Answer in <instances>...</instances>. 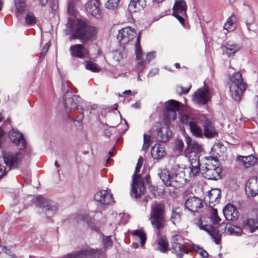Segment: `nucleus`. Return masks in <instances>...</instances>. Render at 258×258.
<instances>
[{
    "instance_id": "nucleus-1",
    "label": "nucleus",
    "mask_w": 258,
    "mask_h": 258,
    "mask_svg": "<svg viewBox=\"0 0 258 258\" xmlns=\"http://www.w3.org/2000/svg\"><path fill=\"white\" fill-rule=\"evenodd\" d=\"M98 29L89 25L84 20H77L68 18L64 32L66 35H71L70 40L79 39L84 44L91 43L97 37Z\"/></svg>"
},
{
    "instance_id": "nucleus-2",
    "label": "nucleus",
    "mask_w": 258,
    "mask_h": 258,
    "mask_svg": "<svg viewBox=\"0 0 258 258\" xmlns=\"http://www.w3.org/2000/svg\"><path fill=\"white\" fill-rule=\"evenodd\" d=\"M228 85L232 98L235 101H239L247 87L240 72L229 75Z\"/></svg>"
},
{
    "instance_id": "nucleus-3",
    "label": "nucleus",
    "mask_w": 258,
    "mask_h": 258,
    "mask_svg": "<svg viewBox=\"0 0 258 258\" xmlns=\"http://www.w3.org/2000/svg\"><path fill=\"white\" fill-rule=\"evenodd\" d=\"M159 176L166 186L175 189L180 187L185 182L184 173L182 171L173 173L165 169L161 172Z\"/></svg>"
},
{
    "instance_id": "nucleus-4",
    "label": "nucleus",
    "mask_w": 258,
    "mask_h": 258,
    "mask_svg": "<svg viewBox=\"0 0 258 258\" xmlns=\"http://www.w3.org/2000/svg\"><path fill=\"white\" fill-rule=\"evenodd\" d=\"M165 216L164 204L155 202L152 205L150 220L154 228L160 230L164 227L166 223Z\"/></svg>"
},
{
    "instance_id": "nucleus-5",
    "label": "nucleus",
    "mask_w": 258,
    "mask_h": 258,
    "mask_svg": "<svg viewBox=\"0 0 258 258\" xmlns=\"http://www.w3.org/2000/svg\"><path fill=\"white\" fill-rule=\"evenodd\" d=\"M143 163V159L140 157L136 167L135 173L132 176L133 181L131 184L132 191L131 195L135 198L140 197L144 192L145 187L144 182L140 175H137L141 168Z\"/></svg>"
},
{
    "instance_id": "nucleus-6",
    "label": "nucleus",
    "mask_w": 258,
    "mask_h": 258,
    "mask_svg": "<svg viewBox=\"0 0 258 258\" xmlns=\"http://www.w3.org/2000/svg\"><path fill=\"white\" fill-rule=\"evenodd\" d=\"M222 170L219 167L218 161L213 157H209L203 167L202 174L203 176L209 180H218L220 178Z\"/></svg>"
},
{
    "instance_id": "nucleus-7",
    "label": "nucleus",
    "mask_w": 258,
    "mask_h": 258,
    "mask_svg": "<svg viewBox=\"0 0 258 258\" xmlns=\"http://www.w3.org/2000/svg\"><path fill=\"white\" fill-rule=\"evenodd\" d=\"M186 148L184 151L185 156L188 158L190 162L192 161H199V153L202 151L201 145L196 141H193L187 135L184 136Z\"/></svg>"
},
{
    "instance_id": "nucleus-8",
    "label": "nucleus",
    "mask_w": 258,
    "mask_h": 258,
    "mask_svg": "<svg viewBox=\"0 0 258 258\" xmlns=\"http://www.w3.org/2000/svg\"><path fill=\"white\" fill-rule=\"evenodd\" d=\"M3 157L6 165L9 169H16L21 164L23 155L20 152H5Z\"/></svg>"
},
{
    "instance_id": "nucleus-9",
    "label": "nucleus",
    "mask_w": 258,
    "mask_h": 258,
    "mask_svg": "<svg viewBox=\"0 0 258 258\" xmlns=\"http://www.w3.org/2000/svg\"><path fill=\"white\" fill-rule=\"evenodd\" d=\"M172 249L179 258H182L184 253H187L185 248L183 237L179 234L173 235L171 240Z\"/></svg>"
},
{
    "instance_id": "nucleus-10",
    "label": "nucleus",
    "mask_w": 258,
    "mask_h": 258,
    "mask_svg": "<svg viewBox=\"0 0 258 258\" xmlns=\"http://www.w3.org/2000/svg\"><path fill=\"white\" fill-rule=\"evenodd\" d=\"M187 7L184 0H177L175 2L173 7V16L179 22L184 25V18L186 17Z\"/></svg>"
},
{
    "instance_id": "nucleus-11",
    "label": "nucleus",
    "mask_w": 258,
    "mask_h": 258,
    "mask_svg": "<svg viewBox=\"0 0 258 258\" xmlns=\"http://www.w3.org/2000/svg\"><path fill=\"white\" fill-rule=\"evenodd\" d=\"M211 97V94L209 91V87L204 83V86L203 88L198 89L195 92L192 99L195 102L204 105L210 101Z\"/></svg>"
},
{
    "instance_id": "nucleus-12",
    "label": "nucleus",
    "mask_w": 258,
    "mask_h": 258,
    "mask_svg": "<svg viewBox=\"0 0 258 258\" xmlns=\"http://www.w3.org/2000/svg\"><path fill=\"white\" fill-rule=\"evenodd\" d=\"M180 103L174 100H169L165 102V107L166 109L164 116L167 121L174 120L176 118V112L179 110Z\"/></svg>"
},
{
    "instance_id": "nucleus-13",
    "label": "nucleus",
    "mask_w": 258,
    "mask_h": 258,
    "mask_svg": "<svg viewBox=\"0 0 258 258\" xmlns=\"http://www.w3.org/2000/svg\"><path fill=\"white\" fill-rule=\"evenodd\" d=\"M137 36L135 30L131 27L123 28L120 30L117 39L121 44H126Z\"/></svg>"
},
{
    "instance_id": "nucleus-14",
    "label": "nucleus",
    "mask_w": 258,
    "mask_h": 258,
    "mask_svg": "<svg viewBox=\"0 0 258 258\" xmlns=\"http://www.w3.org/2000/svg\"><path fill=\"white\" fill-rule=\"evenodd\" d=\"M81 99L78 96L73 95L71 92L67 91L64 95L63 104L67 112L72 109L79 110L78 104Z\"/></svg>"
},
{
    "instance_id": "nucleus-15",
    "label": "nucleus",
    "mask_w": 258,
    "mask_h": 258,
    "mask_svg": "<svg viewBox=\"0 0 258 258\" xmlns=\"http://www.w3.org/2000/svg\"><path fill=\"white\" fill-rule=\"evenodd\" d=\"M38 199L40 201V207L47 217L51 216L54 214L57 210V206L54 202L41 196L39 197Z\"/></svg>"
},
{
    "instance_id": "nucleus-16",
    "label": "nucleus",
    "mask_w": 258,
    "mask_h": 258,
    "mask_svg": "<svg viewBox=\"0 0 258 258\" xmlns=\"http://www.w3.org/2000/svg\"><path fill=\"white\" fill-rule=\"evenodd\" d=\"M95 200L101 205L107 206L114 202L112 194L109 190H101L94 195Z\"/></svg>"
},
{
    "instance_id": "nucleus-17",
    "label": "nucleus",
    "mask_w": 258,
    "mask_h": 258,
    "mask_svg": "<svg viewBox=\"0 0 258 258\" xmlns=\"http://www.w3.org/2000/svg\"><path fill=\"white\" fill-rule=\"evenodd\" d=\"M101 4L98 0H91L85 5V9L87 12L96 19H100L102 16L100 9Z\"/></svg>"
},
{
    "instance_id": "nucleus-18",
    "label": "nucleus",
    "mask_w": 258,
    "mask_h": 258,
    "mask_svg": "<svg viewBox=\"0 0 258 258\" xmlns=\"http://www.w3.org/2000/svg\"><path fill=\"white\" fill-rule=\"evenodd\" d=\"M184 204L186 208L192 212H199L203 207L202 200L197 197L188 198Z\"/></svg>"
},
{
    "instance_id": "nucleus-19",
    "label": "nucleus",
    "mask_w": 258,
    "mask_h": 258,
    "mask_svg": "<svg viewBox=\"0 0 258 258\" xmlns=\"http://www.w3.org/2000/svg\"><path fill=\"white\" fill-rule=\"evenodd\" d=\"M246 192L248 197H254L258 194V176L251 177L246 183Z\"/></svg>"
},
{
    "instance_id": "nucleus-20",
    "label": "nucleus",
    "mask_w": 258,
    "mask_h": 258,
    "mask_svg": "<svg viewBox=\"0 0 258 258\" xmlns=\"http://www.w3.org/2000/svg\"><path fill=\"white\" fill-rule=\"evenodd\" d=\"M156 127L157 140L159 142H167L171 136V132L167 127H160V124L158 122L156 123Z\"/></svg>"
},
{
    "instance_id": "nucleus-21",
    "label": "nucleus",
    "mask_w": 258,
    "mask_h": 258,
    "mask_svg": "<svg viewBox=\"0 0 258 258\" xmlns=\"http://www.w3.org/2000/svg\"><path fill=\"white\" fill-rule=\"evenodd\" d=\"M70 51L73 56L83 58L88 56L89 52L83 44H75L72 45Z\"/></svg>"
},
{
    "instance_id": "nucleus-22",
    "label": "nucleus",
    "mask_w": 258,
    "mask_h": 258,
    "mask_svg": "<svg viewBox=\"0 0 258 258\" xmlns=\"http://www.w3.org/2000/svg\"><path fill=\"white\" fill-rule=\"evenodd\" d=\"M10 137L11 140L16 145L19 149L22 150L25 148V140L21 133L13 130L10 133Z\"/></svg>"
},
{
    "instance_id": "nucleus-23",
    "label": "nucleus",
    "mask_w": 258,
    "mask_h": 258,
    "mask_svg": "<svg viewBox=\"0 0 258 258\" xmlns=\"http://www.w3.org/2000/svg\"><path fill=\"white\" fill-rule=\"evenodd\" d=\"M201 220L202 221V218L201 219ZM200 228V229L207 232V233H209V234L214 239V241L217 244H218L220 243L221 234H220L219 231L218 230L211 225L203 224V222H201Z\"/></svg>"
},
{
    "instance_id": "nucleus-24",
    "label": "nucleus",
    "mask_w": 258,
    "mask_h": 258,
    "mask_svg": "<svg viewBox=\"0 0 258 258\" xmlns=\"http://www.w3.org/2000/svg\"><path fill=\"white\" fill-rule=\"evenodd\" d=\"M223 214L227 220H236L239 217L238 212L235 207L228 204L225 207L223 210Z\"/></svg>"
},
{
    "instance_id": "nucleus-25",
    "label": "nucleus",
    "mask_w": 258,
    "mask_h": 258,
    "mask_svg": "<svg viewBox=\"0 0 258 258\" xmlns=\"http://www.w3.org/2000/svg\"><path fill=\"white\" fill-rule=\"evenodd\" d=\"M206 200L208 201L210 206H213L218 204L221 198V191L219 189H212L208 192L206 196Z\"/></svg>"
},
{
    "instance_id": "nucleus-26",
    "label": "nucleus",
    "mask_w": 258,
    "mask_h": 258,
    "mask_svg": "<svg viewBox=\"0 0 258 258\" xmlns=\"http://www.w3.org/2000/svg\"><path fill=\"white\" fill-rule=\"evenodd\" d=\"M205 119L204 122V135L207 138H213L217 136L218 133L209 119L203 116Z\"/></svg>"
},
{
    "instance_id": "nucleus-27",
    "label": "nucleus",
    "mask_w": 258,
    "mask_h": 258,
    "mask_svg": "<svg viewBox=\"0 0 258 258\" xmlns=\"http://www.w3.org/2000/svg\"><path fill=\"white\" fill-rule=\"evenodd\" d=\"M223 54H226L228 56L234 55L235 52L240 49L239 45L232 41H229L225 43L222 47Z\"/></svg>"
},
{
    "instance_id": "nucleus-28",
    "label": "nucleus",
    "mask_w": 258,
    "mask_h": 258,
    "mask_svg": "<svg viewBox=\"0 0 258 258\" xmlns=\"http://www.w3.org/2000/svg\"><path fill=\"white\" fill-rule=\"evenodd\" d=\"M220 227H223L225 229L224 233L226 234L239 236L242 233V229L240 227L231 224H225L222 223L220 225Z\"/></svg>"
},
{
    "instance_id": "nucleus-29",
    "label": "nucleus",
    "mask_w": 258,
    "mask_h": 258,
    "mask_svg": "<svg viewBox=\"0 0 258 258\" xmlns=\"http://www.w3.org/2000/svg\"><path fill=\"white\" fill-rule=\"evenodd\" d=\"M166 154L164 146L161 144H155L151 149V156L154 159H161Z\"/></svg>"
},
{
    "instance_id": "nucleus-30",
    "label": "nucleus",
    "mask_w": 258,
    "mask_h": 258,
    "mask_svg": "<svg viewBox=\"0 0 258 258\" xmlns=\"http://www.w3.org/2000/svg\"><path fill=\"white\" fill-rule=\"evenodd\" d=\"M146 6V0H131L128 10L131 13H136L144 9Z\"/></svg>"
},
{
    "instance_id": "nucleus-31",
    "label": "nucleus",
    "mask_w": 258,
    "mask_h": 258,
    "mask_svg": "<svg viewBox=\"0 0 258 258\" xmlns=\"http://www.w3.org/2000/svg\"><path fill=\"white\" fill-rule=\"evenodd\" d=\"M243 228L245 230L252 233L255 229L258 228V217L256 218H249L243 222Z\"/></svg>"
},
{
    "instance_id": "nucleus-32",
    "label": "nucleus",
    "mask_w": 258,
    "mask_h": 258,
    "mask_svg": "<svg viewBox=\"0 0 258 258\" xmlns=\"http://www.w3.org/2000/svg\"><path fill=\"white\" fill-rule=\"evenodd\" d=\"M26 0H14V5L16 10L15 15L17 17L21 16L26 9Z\"/></svg>"
},
{
    "instance_id": "nucleus-33",
    "label": "nucleus",
    "mask_w": 258,
    "mask_h": 258,
    "mask_svg": "<svg viewBox=\"0 0 258 258\" xmlns=\"http://www.w3.org/2000/svg\"><path fill=\"white\" fill-rule=\"evenodd\" d=\"M241 158L244 167L246 168L253 166L257 163V158L252 155L247 156H239L238 159Z\"/></svg>"
},
{
    "instance_id": "nucleus-34",
    "label": "nucleus",
    "mask_w": 258,
    "mask_h": 258,
    "mask_svg": "<svg viewBox=\"0 0 258 258\" xmlns=\"http://www.w3.org/2000/svg\"><path fill=\"white\" fill-rule=\"evenodd\" d=\"M133 234L135 236L136 240L140 241L141 246L143 247L147 239L145 232L141 229L136 230L133 232Z\"/></svg>"
},
{
    "instance_id": "nucleus-35",
    "label": "nucleus",
    "mask_w": 258,
    "mask_h": 258,
    "mask_svg": "<svg viewBox=\"0 0 258 258\" xmlns=\"http://www.w3.org/2000/svg\"><path fill=\"white\" fill-rule=\"evenodd\" d=\"M168 248V242L165 236H162L158 240L157 249L161 252L165 253Z\"/></svg>"
},
{
    "instance_id": "nucleus-36",
    "label": "nucleus",
    "mask_w": 258,
    "mask_h": 258,
    "mask_svg": "<svg viewBox=\"0 0 258 258\" xmlns=\"http://www.w3.org/2000/svg\"><path fill=\"white\" fill-rule=\"evenodd\" d=\"M189 128L191 133L195 136L201 137L203 136V131L202 128L198 125L196 121H195L189 126Z\"/></svg>"
},
{
    "instance_id": "nucleus-37",
    "label": "nucleus",
    "mask_w": 258,
    "mask_h": 258,
    "mask_svg": "<svg viewBox=\"0 0 258 258\" xmlns=\"http://www.w3.org/2000/svg\"><path fill=\"white\" fill-rule=\"evenodd\" d=\"M190 174L191 176H196L200 171V163L199 161H192L190 162Z\"/></svg>"
},
{
    "instance_id": "nucleus-38",
    "label": "nucleus",
    "mask_w": 258,
    "mask_h": 258,
    "mask_svg": "<svg viewBox=\"0 0 258 258\" xmlns=\"http://www.w3.org/2000/svg\"><path fill=\"white\" fill-rule=\"evenodd\" d=\"M37 22V19L34 14L29 12L27 14L25 18V25L27 26H33Z\"/></svg>"
},
{
    "instance_id": "nucleus-39",
    "label": "nucleus",
    "mask_w": 258,
    "mask_h": 258,
    "mask_svg": "<svg viewBox=\"0 0 258 258\" xmlns=\"http://www.w3.org/2000/svg\"><path fill=\"white\" fill-rule=\"evenodd\" d=\"M87 258H98L101 254V249H94L90 247L87 248Z\"/></svg>"
},
{
    "instance_id": "nucleus-40",
    "label": "nucleus",
    "mask_w": 258,
    "mask_h": 258,
    "mask_svg": "<svg viewBox=\"0 0 258 258\" xmlns=\"http://www.w3.org/2000/svg\"><path fill=\"white\" fill-rule=\"evenodd\" d=\"M210 219L214 224H217L221 221L216 209L212 208L210 209Z\"/></svg>"
},
{
    "instance_id": "nucleus-41",
    "label": "nucleus",
    "mask_w": 258,
    "mask_h": 258,
    "mask_svg": "<svg viewBox=\"0 0 258 258\" xmlns=\"http://www.w3.org/2000/svg\"><path fill=\"white\" fill-rule=\"evenodd\" d=\"M180 120L182 123L188 125L189 126L195 121V119L191 116L186 114L182 115L180 117Z\"/></svg>"
},
{
    "instance_id": "nucleus-42",
    "label": "nucleus",
    "mask_w": 258,
    "mask_h": 258,
    "mask_svg": "<svg viewBox=\"0 0 258 258\" xmlns=\"http://www.w3.org/2000/svg\"><path fill=\"white\" fill-rule=\"evenodd\" d=\"M140 38L141 36L139 35L137 38L136 44V55L137 59H140L142 57V52L140 45Z\"/></svg>"
},
{
    "instance_id": "nucleus-43",
    "label": "nucleus",
    "mask_w": 258,
    "mask_h": 258,
    "mask_svg": "<svg viewBox=\"0 0 258 258\" xmlns=\"http://www.w3.org/2000/svg\"><path fill=\"white\" fill-rule=\"evenodd\" d=\"M71 254L73 258H87V248H83Z\"/></svg>"
},
{
    "instance_id": "nucleus-44",
    "label": "nucleus",
    "mask_w": 258,
    "mask_h": 258,
    "mask_svg": "<svg viewBox=\"0 0 258 258\" xmlns=\"http://www.w3.org/2000/svg\"><path fill=\"white\" fill-rule=\"evenodd\" d=\"M119 2L120 0H108L105 7L108 9L113 10L118 6Z\"/></svg>"
},
{
    "instance_id": "nucleus-45",
    "label": "nucleus",
    "mask_w": 258,
    "mask_h": 258,
    "mask_svg": "<svg viewBox=\"0 0 258 258\" xmlns=\"http://www.w3.org/2000/svg\"><path fill=\"white\" fill-rule=\"evenodd\" d=\"M236 21V17L234 15L231 16L229 17L226 23L224 25V29L229 31L231 29L230 27L232 26V24Z\"/></svg>"
},
{
    "instance_id": "nucleus-46",
    "label": "nucleus",
    "mask_w": 258,
    "mask_h": 258,
    "mask_svg": "<svg viewBox=\"0 0 258 258\" xmlns=\"http://www.w3.org/2000/svg\"><path fill=\"white\" fill-rule=\"evenodd\" d=\"M49 47H50V44L49 43H46L45 44V45L43 46V47L42 48L40 53L39 62H42V60L43 59L45 55H46V54L47 53Z\"/></svg>"
},
{
    "instance_id": "nucleus-47",
    "label": "nucleus",
    "mask_w": 258,
    "mask_h": 258,
    "mask_svg": "<svg viewBox=\"0 0 258 258\" xmlns=\"http://www.w3.org/2000/svg\"><path fill=\"white\" fill-rule=\"evenodd\" d=\"M194 249L197 251L201 256L203 258H207L208 257V252L202 248L199 247L198 246H195L194 247Z\"/></svg>"
},
{
    "instance_id": "nucleus-48",
    "label": "nucleus",
    "mask_w": 258,
    "mask_h": 258,
    "mask_svg": "<svg viewBox=\"0 0 258 258\" xmlns=\"http://www.w3.org/2000/svg\"><path fill=\"white\" fill-rule=\"evenodd\" d=\"M151 144V137L150 136L144 135V144L143 149L144 150L147 149Z\"/></svg>"
},
{
    "instance_id": "nucleus-49",
    "label": "nucleus",
    "mask_w": 258,
    "mask_h": 258,
    "mask_svg": "<svg viewBox=\"0 0 258 258\" xmlns=\"http://www.w3.org/2000/svg\"><path fill=\"white\" fill-rule=\"evenodd\" d=\"M86 69L94 73L99 72L101 70L99 66H85Z\"/></svg>"
},
{
    "instance_id": "nucleus-50",
    "label": "nucleus",
    "mask_w": 258,
    "mask_h": 258,
    "mask_svg": "<svg viewBox=\"0 0 258 258\" xmlns=\"http://www.w3.org/2000/svg\"><path fill=\"white\" fill-rule=\"evenodd\" d=\"M155 57V52H150L148 53L146 55V58L145 60V63H149L152 60H153Z\"/></svg>"
},
{
    "instance_id": "nucleus-51",
    "label": "nucleus",
    "mask_w": 258,
    "mask_h": 258,
    "mask_svg": "<svg viewBox=\"0 0 258 258\" xmlns=\"http://www.w3.org/2000/svg\"><path fill=\"white\" fill-rule=\"evenodd\" d=\"M191 85H189L188 87L186 88H184L182 87L179 86V87H177V91L178 92H179V93L180 94H181V93L186 94L189 92L190 89L191 88Z\"/></svg>"
},
{
    "instance_id": "nucleus-52",
    "label": "nucleus",
    "mask_w": 258,
    "mask_h": 258,
    "mask_svg": "<svg viewBox=\"0 0 258 258\" xmlns=\"http://www.w3.org/2000/svg\"><path fill=\"white\" fill-rule=\"evenodd\" d=\"M184 144L182 140H177L175 142V148L176 150L181 151H182L183 147Z\"/></svg>"
},
{
    "instance_id": "nucleus-53",
    "label": "nucleus",
    "mask_w": 258,
    "mask_h": 258,
    "mask_svg": "<svg viewBox=\"0 0 258 258\" xmlns=\"http://www.w3.org/2000/svg\"><path fill=\"white\" fill-rule=\"evenodd\" d=\"M104 245L105 247L110 246L112 245V241L110 237L106 236L103 239Z\"/></svg>"
},
{
    "instance_id": "nucleus-54",
    "label": "nucleus",
    "mask_w": 258,
    "mask_h": 258,
    "mask_svg": "<svg viewBox=\"0 0 258 258\" xmlns=\"http://www.w3.org/2000/svg\"><path fill=\"white\" fill-rule=\"evenodd\" d=\"M171 218L172 220V222L175 224V221H178L180 219V215L176 212H173Z\"/></svg>"
},
{
    "instance_id": "nucleus-55",
    "label": "nucleus",
    "mask_w": 258,
    "mask_h": 258,
    "mask_svg": "<svg viewBox=\"0 0 258 258\" xmlns=\"http://www.w3.org/2000/svg\"><path fill=\"white\" fill-rule=\"evenodd\" d=\"M172 68H171L170 67H169V66H166L165 67H164V69L167 70L169 71H173V69H179L180 68V66H172Z\"/></svg>"
},
{
    "instance_id": "nucleus-56",
    "label": "nucleus",
    "mask_w": 258,
    "mask_h": 258,
    "mask_svg": "<svg viewBox=\"0 0 258 258\" xmlns=\"http://www.w3.org/2000/svg\"><path fill=\"white\" fill-rule=\"evenodd\" d=\"M158 73V70L157 69H155L151 71L149 73V76H154Z\"/></svg>"
},
{
    "instance_id": "nucleus-57",
    "label": "nucleus",
    "mask_w": 258,
    "mask_h": 258,
    "mask_svg": "<svg viewBox=\"0 0 258 258\" xmlns=\"http://www.w3.org/2000/svg\"><path fill=\"white\" fill-rule=\"evenodd\" d=\"M48 2V0H39L40 4L42 7H45L47 5Z\"/></svg>"
},
{
    "instance_id": "nucleus-58",
    "label": "nucleus",
    "mask_w": 258,
    "mask_h": 258,
    "mask_svg": "<svg viewBox=\"0 0 258 258\" xmlns=\"http://www.w3.org/2000/svg\"><path fill=\"white\" fill-rule=\"evenodd\" d=\"M68 10L69 13H73V5L71 3H69L68 7Z\"/></svg>"
},
{
    "instance_id": "nucleus-59",
    "label": "nucleus",
    "mask_w": 258,
    "mask_h": 258,
    "mask_svg": "<svg viewBox=\"0 0 258 258\" xmlns=\"http://www.w3.org/2000/svg\"><path fill=\"white\" fill-rule=\"evenodd\" d=\"M80 112L81 113V116H80V117L78 116V117H77V120L78 121H81V120H82V119L83 118V117H84V114H83V110H82V109H81V111H80Z\"/></svg>"
},
{
    "instance_id": "nucleus-60",
    "label": "nucleus",
    "mask_w": 258,
    "mask_h": 258,
    "mask_svg": "<svg viewBox=\"0 0 258 258\" xmlns=\"http://www.w3.org/2000/svg\"><path fill=\"white\" fill-rule=\"evenodd\" d=\"M7 250L8 249H7L6 247L0 245V251H2L3 252H7Z\"/></svg>"
},
{
    "instance_id": "nucleus-61",
    "label": "nucleus",
    "mask_w": 258,
    "mask_h": 258,
    "mask_svg": "<svg viewBox=\"0 0 258 258\" xmlns=\"http://www.w3.org/2000/svg\"><path fill=\"white\" fill-rule=\"evenodd\" d=\"M149 179H150V176H149V175H148L145 177V180H146V181L147 183H149Z\"/></svg>"
},
{
    "instance_id": "nucleus-62",
    "label": "nucleus",
    "mask_w": 258,
    "mask_h": 258,
    "mask_svg": "<svg viewBox=\"0 0 258 258\" xmlns=\"http://www.w3.org/2000/svg\"><path fill=\"white\" fill-rule=\"evenodd\" d=\"M131 93V90H126V91H125L123 93L124 94H129Z\"/></svg>"
},
{
    "instance_id": "nucleus-63",
    "label": "nucleus",
    "mask_w": 258,
    "mask_h": 258,
    "mask_svg": "<svg viewBox=\"0 0 258 258\" xmlns=\"http://www.w3.org/2000/svg\"><path fill=\"white\" fill-rule=\"evenodd\" d=\"M54 165L57 167V168H58L59 167V165L58 164V163H57V161H55V163H54Z\"/></svg>"
},
{
    "instance_id": "nucleus-64",
    "label": "nucleus",
    "mask_w": 258,
    "mask_h": 258,
    "mask_svg": "<svg viewBox=\"0 0 258 258\" xmlns=\"http://www.w3.org/2000/svg\"><path fill=\"white\" fill-rule=\"evenodd\" d=\"M2 7H3V3L0 0V11L2 10Z\"/></svg>"
}]
</instances>
